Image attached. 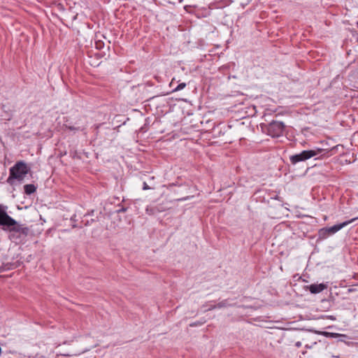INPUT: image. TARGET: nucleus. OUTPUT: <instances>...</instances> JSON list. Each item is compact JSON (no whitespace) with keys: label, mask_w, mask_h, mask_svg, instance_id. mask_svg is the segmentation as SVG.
Returning <instances> with one entry per match:
<instances>
[{"label":"nucleus","mask_w":358,"mask_h":358,"mask_svg":"<svg viewBox=\"0 0 358 358\" xmlns=\"http://www.w3.org/2000/svg\"><path fill=\"white\" fill-rule=\"evenodd\" d=\"M215 308H217L216 305L210 306L208 309H206V310H211Z\"/></svg>","instance_id":"14"},{"label":"nucleus","mask_w":358,"mask_h":358,"mask_svg":"<svg viewBox=\"0 0 358 358\" xmlns=\"http://www.w3.org/2000/svg\"><path fill=\"white\" fill-rule=\"evenodd\" d=\"M322 152H324V150L322 148H317V149L309 150H303L299 154L292 155L290 157L289 159H290V162H292V164H295L299 162L306 161L312 157H315L317 156L318 155H320Z\"/></svg>","instance_id":"3"},{"label":"nucleus","mask_w":358,"mask_h":358,"mask_svg":"<svg viewBox=\"0 0 358 358\" xmlns=\"http://www.w3.org/2000/svg\"><path fill=\"white\" fill-rule=\"evenodd\" d=\"M8 206L0 204V226L4 231L9 232L8 238L13 242L21 241L29 233V228L24 224H18L16 220L8 215Z\"/></svg>","instance_id":"1"},{"label":"nucleus","mask_w":358,"mask_h":358,"mask_svg":"<svg viewBox=\"0 0 358 358\" xmlns=\"http://www.w3.org/2000/svg\"><path fill=\"white\" fill-rule=\"evenodd\" d=\"M29 171V168L25 162L22 161L17 162L10 169V175L7 181L10 184H13L14 180L22 182Z\"/></svg>","instance_id":"2"},{"label":"nucleus","mask_w":358,"mask_h":358,"mask_svg":"<svg viewBox=\"0 0 358 358\" xmlns=\"http://www.w3.org/2000/svg\"><path fill=\"white\" fill-rule=\"evenodd\" d=\"M150 189V187L148 185V184L145 182H144L143 186V189L147 190V189Z\"/></svg>","instance_id":"13"},{"label":"nucleus","mask_w":358,"mask_h":358,"mask_svg":"<svg viewBox=\"0 0 358 358\" xmlns=\"http://www.w3.org/2000/svg\"><path fill=\"white\" fill-rule=\"evenodd\" d=\"M186 86V84L185 83H180L174 90L173 92L180 91L182 89H184Z\"/></svg>","instance_id":"10"},{"label":"nucleus","mask_w":358,"mask_h":358,"mask_svg":"<svg viewBox=\"0 0 358 358\" xmlns=\"http://www.w3.org/2000/svg\"><path fill=\"white\" fill-rule=\"evenodd\" d=\"M296 346H298V347H299V346L301 345V343H300V342H297V343H296Z\"/></svg>","instance_id":"16"},{"label":"nucleus","mask_w":358,"mask_h":358,"mask_svg":"<svg viewBox=\"0 0 358 358\" xmlns=\"http://www.w3.org/2000/svg\"><path fill=\"white\" fill-rule=\"evenodd\" d=\"M227 306H228V303L226 300L219 302L217 304H216L217 308H222Z\"/></svg>","instance_id":"9"},{"label":"nucleus","mask_w":358,"mask_h":358,"mask_svg":"<svg viewBox=\"0 0 358 358\" xmlns=\"http://www.w3.org/2000/svg\"><path fill=\"white\" fill-rule=\"evenodd\" d=\"M318 334H322V335H324L326 336H331V337H335L336 336V334L326 332V331L319 332Z\"/></svg>","instance_id":"11"},{"label":"nucleus","mask_w":358,"mask_h":358,"mask_svg":"<svg viewBox=\"0 0 358 358\" xmlns=\"http://www.w3.org/2000/svg\"><path fill=\"white\" fill-rule=\"evenodd\" d=\"M357 217L353 218L350 220L343 222V223L335 224L332 227H327V228H323L320 230L319 235L322 238H326L329 235L334 234L349 224L350 223L352 222L353 221L356 220Z\"/></svg>","instance_id":"4"},{"label":"nucleus","mask_w":358,"mask_h":358,"mask_svg":"<svg viewBox=\"0 0 358 358\" xmlns=\"http://www.w3.org/2000/svg\"><path fill=\"white\" fill-rule=\"evenodd\" d=\"M308 289L312 294H318L327 288V285L324 283L311 284L307 287Z\"/></svg>","instance_id":"6"},{"label":"nucleus","mask_w":358,"mask_h":358,"mask_svg":"<svg viewBox=\"0 0 358 358\" xmlns=\"http://www.w3.org/2000/svg\"><path fill=\"white\" fill-rule=\"evenodd\" d=\"M285 125L281 122H272L268 127V133L272 137H278L282 134Z\"/></svg>","instance_id":"5"},{"label":"nucleus","mask_w":358,"mask_h":358,"mask_svg":"<svg viewBox=\"0 0 358 358\" xmlns=\"http://www.w3.org/2000/svg\"><path fill=\"white\" fill-rule=\"evenodd\" d=\"M178 1H179L180 3H182V0H178Z\"/></svg>","instance_id":"18"},{"label":"nucleus","mask_w":358,"mask_h":358,"mask_svg":"<svg viewBox=\"0 0 358 358\" xmlns=\"http://www.w3.org/2000/svg\"><path fill=\"white\" fill-rule=\"evenodd\" d=\"M329 318H330L331 320H335V318L334 317V316H330V317H329Z\"/></svg>","instance_id":"17"},{"label":"nucleus","mask_w":358,"mask_h":358,"mask_svg":"<svg viewBox=\"0 0 358 358\" xmlns=\"http://www.w3.org/2000/svg\"><path fill=\"white\" fill-rule=\"evenodd\" d=\"M66 127L69 129V130H79V128H76V127Z\"/></svg>","instance_id":"15"},{"label":"nucleus","mask_w":358,"mask_h":358,"mask_svg":"<svg viewBox=\"0 0 358 358\" xmlns=\"http://www.w3.org/2000/svg\"><path fill=\"white\" fill-rule=\"evenodd\" d=\"M203 324V322H194V323H192L190 324V327H196V326H200Z\"/></svg>","instance_id":"12"},{"label":"nucleus","mask_w":358,"mask_h":358,"mask_svg":"<svg viewBox=\"0 0 358 358\" xmlns=\"http://www.w3.org/2000/svg\"><path fill=\"white\" fill-rule=\"evenodd\" d=\"M357 27H358V22H357Z\"/></svg>","instance_id":"19"},{"label":"nucleus","mask_w":358,"mask_h":358,"mask_svg":"<svg viewBox=\"0 0 358 358\" xmlns=\"http://www.w3.org/2000/svg\"><path fill=\"white\" fill-rule=\"evenodd\" d=\"M88 350H89V349H87V348H85V349H83V350H80V352H78V353H76V352H74V353H62V352H57V355H62V356H66V357H70V356H73V355L76 356V355H80V354H81V353H83V352H87V351H88Z\"/></svg>","instance_id":"8"},{"label":"nucleus","mask_w":358,"mask_h":358,"mask_svg":"<svg viewBox=\"0 0 358 358\" xmlns=\"http://www.w3.org/2000/svg\"><path fill=\"white\" fill-rule=\"evenodd\" d=\"M24 192L27 194L29 195L36 192V187L34 185L28 184L24 186Z\"/></svg>","instance_id":"7"}]
</instances>
